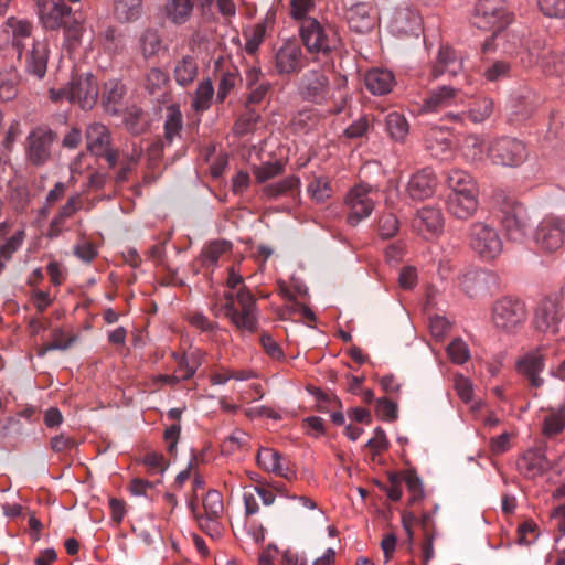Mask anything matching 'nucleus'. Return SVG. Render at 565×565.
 <instances>
[{"label":"nucleus","instance_id":"1","mask_svg":"<svg viewBox=\"0 0 565 565\" xmlns=\"http://www.w3.org/2000/svg\"><path fill=\"white\" fill-rule=\"evenodd\" d=\"M39 20L46 30L63 29L72 47L81 43L85 31L84 20L73 14L64 0H35Z\"/></svg>","mask_w":565,"mask_h":565},{"label":"nucleus","instance_id":"2","mask_svg":"<svg viewBox=\"0 0 565 565\" xmlns=\"http://www.w3.org/2000/svg\"><path fill=\"white\" fill-rule=\"evenodd\" d=\"M472 22L478 29L493 31L490 40L483 44V52L492 46L498 47L505 39L502 31L510 23V15L505 0H478L475 6Z\"/></svg>","mask_w":565,"mask_h":565},{"label":"nucleus","instance_id":"3","mask_svg":"<svg viewBox=\"0 0 565 565\" xmlns=\"http://www.w3.org/2000/svg\"><path fill=\"white\" fill-rule=\"evenodd\" d=\"M221 310L238 330L249 333L256 331V299L246 287L237 291H225Z\"/></svg>","mask_w":565,"mask_h":565},{"label":"nucleus","instance_id":"4","mask_svg":"<svg viewBox=\"0 0 565 565\" xmlns=\"http://www.w3.org/2000/svg\"><path fill=\"white\" fill-rule=\"evenodd\" d=\"M301 41L311 54L327 55L335 51L341 43L337 29L331 24H322L317 19H306L299 25Z\"/></svg>","mask_w":565,"mask_h":565},{"label":"nucleus","instance_id":"5","mask_svg":"<svg viewBox=\"0 0 565 565\" xmlns=\"http://www.w3.org/2000/svg\"><path fill=\"white\" fill-rule=\"evenodd\" d=\"M565 309L561 298L556 295L542 299L533 317V327L536 331L554 338L556 341H565Z\"/></svg>","mask_w":565,"mask_h":565},{"label":"nucleus","instance_id":"6","mask_svg":"<svg viewBox=\"0 0 565 565\" xmlns=\"http://www.w3.org/2000/svg\"><path fill=\"white\" fill-rule=\"evenodd\" d=\"M525 305L511 297H503L498 299L491 311V321L493 326L505 333L516 332L526 321Z\"/></svg>","mask_w":565,"mask_h":565},{"label":"nucleus","instance_id":"7","mask_svg":"<svg viewBox=\"0 0 565 565\" xmlns=\"http://www.w3.org/2000/svg\"><path fill=\"white\" fill-rule=\"evenodd\" d=\"M487 157L493 164L515 168L527 159L526 146L516 138L501 137L487 147Z\"/></svg>","mask_w":565,"mask_h":565},{"label":"nucleus","instance_id":"8","mask_svg":"<svg viewBox=\"0 0 565 565\" xmlns=\"http://www.w3.org/2000/svg\"><path fill=\"white\" fill-rule=\"evenodd\" d=\"M56 135L47 127L33 128L24 141L25 160L34 167L46 164L53 154Z\"/></svg>","mask_w":565,"mask_h":565},{"label":"nucleus","instance_id":"9","mask_svg":"<svg viewBox=\"0 0 565 565\" xmlns=\"http://www.w3.org/2000/svg\"><path fill=\"white\" fill-rule=\"evenodd\" d=\"M471 248L483 259L497 258L503 248L498 231L486 222H476L469 231Z\"/></svg>","mask_w":565,"mask_h":565},{"label":"nucleus","instance_id":"10","mask_svg":"<svg viewBox=\"0 0 565 565\" xmlns=\"http://www.w3.org/2000/svg\"><path fill=\"white\" fill-rule=\"evenodd\" d=\"M501 211V223L507 237L515 243H523L531 228V218L526 207L513 201L507 203Z\"/></svg>","mask_w":565,"mask_h":565},{"label":"nucleus","instance_id":"11","mask_svg":"<svg viewBox=\"0 0 565 565\" xmlns=\"http://www.w3.org/2000/svg\"><path fill=\"white\" fill-rule=\"evenodd\" d=\"M565 215H547L537 225L535 242L545 254L559 250L564 244Z\"/></svg>","mask_w":565,"mask_h":565},{"label":"nucleus","instance_id":"12","mask_svg":"<svg viewBox=\"0 0 565 565\" xmlns=\"http://www.w3.org/2000/svg\"><path fill=\"white\" fill-rule=\"evenodd\" d=\"M376 198V191L369 185L359 184L351 189L345 198V204L349 207L348 223L355 226L369 217L374 210Z\"/></svg>","mask_w":565,"mask_h":565},{"label":"nucleus","instance_id":"13","mask_svg":"<svg viewBox=\"0 0 565 565\" xmlns=\"http://www.w3.org/2000/svg\"><path fill=\"white\" fill-rule=\"evenodd\" d=\"M299 94L307 100L318 105L324 104L333 95L328 75L321 70L305 73L299 83Z\"/></svg>","mask_w":565,"mask_h":565},{"label":"nucleus","instance_id":"14","mask_svg":"<svg viewBox=\"0 0 565 565\" xmlns=\"http://www.w3.org/2000/svg\"><path fill=\"white\" fill-rule=\"evenodd\" d=\"M98 84L90 73L73 77L68 86V102L82 109H92L97 102Z\"/></svg>","mask_w":565,"mask_h":565},{"label":"nucleus","instance_id":"15","mask_svg":"<svg viewBox=\"0 0 565 565\" xmlns=\"http://www.w3.org/2000/svg\"><path fill=\"white\" fill-rule=\"evenodd\" d=\"M545 367V356L540 348L524 353L516 361V371L524 376L531 386L540 387L543 385L544 380L541 373Z\"/></svg>","mask_w":565,"mask_h":565},{"label":"nucleus","instance_id":"16","mask_svg":"<svg viewBox=\"0 0 565 565\" xmlns=\"http://www.w3.org/2000/svg\"><path fill=\"white\" fill-rule=\"evenodd\" d=\"M412 225L425 238L437 236L444 228L443 213L437 207L425 206L417 212Z\"/></svg>","mask_w":565,"mask_h":565},{"label":"nucleus","instance_id":"17","mask_svg":"<svg viewBox=\"0 0 565 565\" xmlns=\"http://www.w3.org/2000/svg\"><path fill=\"white\" fill-rule=\"evenodd\" d=\"M215 72L217 73L218 78L215 99L217 103H223L226 97L242 83V77L237 66L222 58H218L215 62Z\"/></svg>","mask_w":565,"mask_h":565},{"label":"nucleus","instance_id":"18","mask_svg":"<svg viewBox=\"0 0 565 565\" xmlns=\"http://www.w3.org/2000/svg\"><path fill=\"white\" fill-rule=\"evenodd\" d=\"M345 18L350 29L356 33L370 32L377 22L374 8L366 2L355 3L348 8Z\"/></svg>","mask_w":565,"mask_h":565},{"label":"nucleus","instance_id":"19","mask_svg":"<svg viewBox=\"0 0 565 565\" xmlns=\"http://www.w3.org/2000/svg\"><path fill=\"white\" fill-rule=\"evenodd\" d=\"M302 50L296 41H286L275 54V67L278 74L288 75L300 70Z\"/></svg>","mask_w":565,"mask_h":565},{"label":"nucleus","instance_id":"20","mask_svg":"<svg viewBox=\"0 0 565 565\" xmlns=\"http://www.w3.org/2000/svg\"><path fill=\"white\" fill-rule=\"evenodd\" d=\"M194 8L195 0H164L162 19L173 26H182L191 21Z\"/></svg>","mask_w":565,"mask_h":565},{"label":"nucleus","instance_id":"21","mask_svg":"<svg viewBox=\"0 0 565 565\" xmlns=\"http://www.w3.org/2000/svg\"><path fill=\"white\" fill-rule=\"evenodd\" d=\"M463 68V58L450 46H441L431 68V77L438 78L444 74L455 76Z\"/></svg>","mask_w":565,"mask_h":565},{"label":"nucleus","instance_id":"22","mask_svg":"<svg viewBox=\"0 0 565 565\" xmlns=\"http://www.w3.org/2000/svg\"><path fill=\"white\" fill-rule=\"evenodd\" d=\"M516 466L525 478L536 479L550 469V461L542 451L530 449L519 458Z\"/></svg>","mask_w":565,"mask_h":565},{"label":"nucleus","instance_id":"23","mask_svg":"<svg viewBox=\"0 0 565 565\" xmlns=\"http://www.w3.org/2000/svg\"><path fill=\"white\" fill-rule=\"evenodd\" d=\"M437 186V179L429 169L414 173L407 183V193L414 200H424L431 196Z\"/></svg>","mask_w":565,"mask_h":565},{"label":"nucleus","instance_id":"24","mask_svg":"<svg viewBox=\"0 0 565 565\" xmlns=\"http://www.w3.org/2000/svg\"><path fill=\"white\" fill-rule=\"evenodd\" d=\"M420 28V15L411 8H401L395 10L390 21L391 31L397 35L417 33Z\"/></svg>","mask_w":565,"mask_h":565},{"label":"nucleus","instance_id":"25","mask_svg":"<svg viewBox=\"0 0 565 565\" xmlns=\"http://www.w3.org/2000/svg\"><path fill=\"white\" fill-rule=\"evenodd\" d=\"M478 194H449L447 199L448 212L459 220L471 217L478 210Z\"/></svg>","mask_w":565,"mask_h":565},{"label":"nucleus","instance_id":"26","mask_svg":"<svg viewBox=\"0 0 565 565\" xmlns=\"http://www.w3.org/2000/svg\"><path fill=\"white\" fill-rule=\"evenodd\" d=\"M86 148L93 154H100L111 145L108 128L99 122L89 124L85 132Z\"/></svg>","mask_w":565,"mask_h":565},{"label":"nucleus","instance_id":"27","mask_svg":"<svg viewBox=\"0 0 565 565\" xmlns=\"http://www.w3.org/2000/svg\"><path fill=\"white\" fill-rule=\"evenodd\" d=\"M366 88L374 95H384L392 90L395 84L393 73L385 68H372L364 76Z\"/></svg>","mask_w":565,"mask_h":565},{"label":"nucleus","instance_id":"28","mask_svg":"<svg viewBox=\"0 0 565 565\" xmlns=\"http://www.w3.org/2000/svg\"><path fill=\"white\" fill-rule=\"evenodd\" d=\"M459 152L468 163L482 162L487 154L484 139L475 134L466 135L459 143Z\"/></svg>","mask_w":565,"mask_h":565},{"label":"nucleus","instance_id":"29","mask_svg":"<svg viewBox=\"0 0 565 565\" xmlns=\"http://www.w3.org/2000/svg\"><path fill=\"white\" fill-rule=\"evenodd\" d=\"M426 148L437 159L446 160L451 157V141L441 128H431L426 135Z\"/></svg>","mask_w":565,"mask_h":565},{"label":"nucleus","instance_id":"30","mask_svg":"<svg viewBox=\"0 0 565 565\" xmlns=\"http://www.w3.org/2000/svg\"><path fill=\"white\" fill-rule=\"evenodd\" d=\"M47 47L42 42H34L31 52L26 57L25 68L31 75L42 79L47 68Z\"/></svg>","mask_w":565,"mask_h":565},{"label":"nucleus","instance_id":"31","mask_svg":"<svg viewBox=\"0 0 565 565\" xmlns=\"http://www.w3.org/2000/svg\"><path fill=\"white\" fill-rule=\"evenodd\" d=\"M142 0H114L113 14L119 23H130L140 18Z\"/></svg>","mask_w":565,"mask_h":565},{"label":"nucleus","instance_id":"32","mask_svg":"<svg viewBox=\"0 0 565 565\" xmlns=\"http://www.w3.org/2000/svg\"><path fill=\"white\" fill-rule=\"evenodd\" d=\"M458 97V90L450 86H441L430 93L424 104L426 111H436L452 105Z\"/></svg>","mask_w":565,"mask_h":565},{"label":"nucleus","instance_id":"33","mask_svg":"<svg viewBox=\"0 0 565 565\" xmlns=\"http://www.w3.org/2000/svg\"><path fill=\"white\" fill-rule=\"evenodd\" d=\"M20 82L21 76L15 70L10 68L0 72V102L14 100L19 95Z\"/></svg>","mask_w":565,"mask_h":565},{"label":"nucleus","instance_id":"34","mask_svg":"<svg viewBox=\"0 0 565 565\" xmlns=\"http://www.w3.org/2000/svg\"><path fill=\"white\" fill-rule=\"evenodd\" d=\"M450 194L479 193L478 185L473 178L466 171L452 170L448 175Z\"/></svg>","mask_w":565,"mask_h":565},{"label":"nucleus","instance_id":"35","mask_svg":"<svg viewBox=\"0 0 565 565\" xmlns=\"http://www.w3.org/2000/svg\"><path fill=\"white\" fill-rule=\"evenodd\" d=\"M76 341V337L63 329H54L51 333V340L38 349V355L44 356L49 351L61 350L65 351L71 348Z\"/></svg>","mask_w":565,"mask_h":565},{"label":"nucleus","instance_id":"36","mask_svg":"<svg viewBox=\"0 0 565 565\" xmlns=\"http://www.w3.org/2000/svg\"><path fill=\"white\" fill-rule=\"evenodd\" d=\"M214 97V87L212 81L206 78L198 84L192 99V108L196 113H203L211 107Z\"/></svg>","mask_w":565,"mask_h":565},{"label":"nucleus","instance_id":"37","mask_svg":"<svg viewBox=\"0 0 565 565\" xmlns=\"http://www.w3.org/2000/svg\"><path fill=\"white\" fill-rule=\"evenodd\" d=\"M300 179L296 175H289L281 181L271 183L266 185L263 189V192L268 198H277L280 195L292 193L294 191L297 192V194H300Z\"/></svg>","mask_w":565,"mask_h":565},{"label":"nucleus","instance_id":"38","mask_svg":"<svg viewBox=\"0 0 565 565\" xmlns=\"http://www.w3.org/2000/svg\"><path fill=\"white\" fill-rule=\"evenodd\" d=\"M565 428V406L550 409L544 418L542 431L545 436L552 437Z\"/></svg>","mask_w":565,"mask_h":565},{"label":"nucleus","instance_id":"39","mask_svg":"<svg viewBox=\"0 0 565 565\" xmlns=\"http://www.w3.org/2000/svg\"><path fill=\"white\" fill-rule=\"evenodd\" d=\"M198 75V64L191 56H184L178 62L174 68V77L178 84L186 86L191 84Z\"/></svg>","mask_w":565,"mask_h":565},{"label":"nucleus","instance_id":"40","mask_svg":"<svg viewBox=\"0 0 565 565\" xmlns=\"http://www.w3.org/2000/svg\"><path fill=\"white\" fill-rule=\"evenodd\" d=\"M307 192L312 201L322 203L332 195L331 182L326 177H315L307 186Z\"/></svg>","mask_w":565,"mask_h":565},{"label":"nucleus","instance_id":"41","mask_svg":"<svg viewBox=\"0 0 565 565\" xmlns=\"http://www.w3.org/2000/svg\"><path fill=\"white\" fill-rule=\"evenodd\" d=\"M386 129L390 136L396 141H403L408 134V122L406 118L397 113L393 111L386 116L385 119Z\"/></svg>","mask_w":565,"mask_h":565},{"label":"nucleus","instance_id":"42","mask_svg":"<svg viewBox=\"0 0 565 565\" xmlns=\"http://www.w3.org/2000/svg\"><path fill=\"white\" fill-rule=\"evenodd\" d=\"M232 244L228 241H214L202 250V259L205 266H214L224 254L228 253Z\"/></svg>","mask_w":565,"mask_h":565},{"label":"nucleus","instance_id":"43","mask_svg":"<svg viewBox=\"0 0 565 565\" xmlns=\"http://www.w3.org/2000/svg\"><path fill=\"white\" fill-rule=\"evenodd\" d=\"M511 73V65L505 61H491L487 62L481 72L482 77L487 82H498L508 78Z\"/></svg>","mask_w":565,"mask_h":565},{"label":"nucleus","instance_id":"44","mask_svg":"<svg viewBox=\"0 0 565 565\" xmlns=\"http://www.w3.org/2000/svg\"><path fill=\"white\" fill-rule=\"evenodd\" d=\"M494 103L491 98H480L470 106L468 117L473 124H480L492 115Z\"/></svg>","mask_w":565,"mask_h":565},{"label":"nucleus","instance_id":"45","mask_svg":"<svg viewBox=\"0 0 565 565\" xmlns=\"http://www.w3.org/2000/svg\"><path fill=\"white\" fill-rule=\"evenodd\" d=\"M139 45L145 57L156 55L161 47V38L159 32L154 29L145 30L139 39Z\"/></svg>","mask_w":565,"mask_h":565},{"label":"nucleus","instance_id":"46","mask_svg":"<svg viewBox=\"0 0 565 565\" xmlns=\"http://www.w3.org/2000/svg\"><path fill=\"white\" fill-rule=\"evenodd\" d=\"M6 25L11 29L13 42L17 47H20V41L26 39L32 33V23L24 19H18L14 17L9 18L6 21Z\"/></svg>","mask_w":565,"mask_h":565},{"label":"nucleus","instance_id":"47","mask_svg":"<svg viewBox=\"0 0 565 565\" xmlns=\"http://www.w3.org/2000/svg\"><path fill=\"white\" fill-rule=\"evenodd\" d=\"M266 26L257 23L244 32L246 39L245 51L248 54H255L265 39Z\"/></svg>","mask_w":565,"mask_h":565},{"label":"nucleus","instance_id":"48","mask_svg":"<svg viewBox=\"0 0 565 565\" xmlns=\"http://www.w3.org/2000/svg\"><path fill=\"white\" fill-rule=\"evenodd\" d=\"M455 390L460 397V399L466 404H471L472 409H477L480 407V403L473 402V385L471 381L463 376V375H457L455 376V383H454Z\"/></svg>","mask_w":565,"mask_h":565},{"label":"nucleus","instance_id":"49","mask_svg":"<svg viewBox=\"0 0 565 565\" xmlns=\"http://www.w3.org/2000/svg\"><path fill=\"white\" fill-rule=\"evenodd\" d=\"M203 515L221 518L224 511L222 494L216 490H210L203 499Z\"/></svg>","mask_w":565,"mask_h":565},{"label":"nucleus","instance_id":"50","mask_svg":"<svg viewBox=\"0 0 565 565\" xmlns=\"http://www.w3.org/2000/svg\"><path fill=\"white\" fill-rule=\"evenodd\" d=\"M284 172V164L280 162H266L253 168V174L258 183H264Z\"/></svg>","mask_w":565,"mask_h":565},{"label":"nucleus","instance_id":"51","mask_svg":"<svg viewBox=\"0 0 565 565\" xmlns=\"http://www.w3.org/2000/svg\"><path fill=\"white\" fill-rule=\"evenodd\" d=\"M182 128V115L181 113L174 108H169V114L167 116L164 122V136L166 140L170 143L173 141L174 137L179 136Z\"/></svg>","mask_w":565,"mask_h":565},{"label":"nucleus","instance_id":"52","mask_svg":"<svg viewBox=\"0 0 565 565\" xmlns=\"http://www.w3.org/2000/svg\"><path fill=\"white\" fill-rule=\"evenodd\" d=\"M168 83V75L160 68H151L146 74L145 87L150 94L162 90Z\"/></svg>","mask_w":565,"mask_h":565},{"label":"nucleus","instance_id":"53","mask_svg":"<svg viewBox=\"0 0 565 565\" xmlns=\"http://www.w3.org/2000/svg\"><path fill=\"white\" fill-rule=\"evenodd\" d=\"M447 353L456 364H463L470 358L468 344L461 339L452 340L447 347Z\"/></svg>","mask_w":565,"mask_h":565},{"label":"nucleus","instance_id":"54","mask_svg":"<svg viewBox=\"0 0 565 565\" xmlns=\"http://www.w3.org/2000/svg\"><path fill=\"white\" fill-rule=\"evenodd\" d=\"M290 17L294 20L303 22L306 19H312L308 14L313 10L315 3L312 0H290Z\"/></svg>","mask_w":565,"mask_h":565},{"label":"nucleus","instance_id":"55","mask_svg":"<svg viewBox=\"0 0 565 565\" xmlns=\"http://www.w3.org/2000/svg\"><path fill=\"white\" fill-rule=\"evenodd\" d=\"M398 475L402 479V483H405L407 490L411 492L413 500H416L423 495L422 481L415 471L406 470Z\"/></svg>","mask_w":565,"mask_h":565},{"label":"nucleus","instance_id":"56","mask_svg":"<svg viewBox=\"0 0 565 565\" xmlns=\"http://www.w3.org/2000/svg\"><path fill=\"white\" fill-rule=\"evenodd\" d=\"M541 66L550 75H559L565 71L563 58L552 52L542 57Z\"/></svg>","mask_w":565,"mask_h":565},{"label":"nucleus","instance_id":"57","mask_svg":"<svg viewBox=\"0 0 565 565\" xmlns=\"http://www.w3.org/2000/svg\"><path fill=\"white\" fill-rule=\"evenodd\" d=\"M280 458V454L271 448H260L257 454V463L260 468L266 471L276 470L277 460Z\"/></svg>","mask_w":565,"mask_h":565},{"label":"nucleus","instance_id":"58","mask_svg":"<svg viewBox=\"0 0 565 565\" xmlns=\"http://www.w3.org/2000/svg\"><path fill=\"white\" fill-rule=\"evenodd\" d=\"M430 516L424 514L422 518V525L425 531V539L422 545L423 561L428 563L434 557V536L428 530Z\"/></svg>","mask_w":565,"mask_h":565},{"label":"nucleus","instance_id":"59","mask_svg":"<svg viewBox=\"0 0 565 565\" xmlns=\"http://www.w3.org/2000/svg\"><path fill=\"white\" fill-rule=\"evenodd\" d=\"M537 537V525L533 521H524L518 527V543L523 545L532 544Z\"/></svg>","mask_w":565,"mask_h":565},{"label":"nucleus","instance_id":"60","mask_svg":"<svg viewBox=\"0 0 565 565\" xmlns=\"http://www.w3.org/2000/svg\"><path fill=\"white\" fill-rule=\"evenodd\" d=\"M539 7L547 17H565V0H539Z\"/></svg>","mask_w":565,"mask_h":565},{"label":"nucleus","instance_id":"61","mask_svg":"<svg viewBox=\"0 0 565 565\" xmlns=\"http://www.w3.org/2000/svg\"><path fill=\"white\" fill-rule=\"evenodd\" d=\"M124 93V86L119 82L115 79L108 81L105 83L103 98L108 104H117L122 98Z\"/></svg>","mask_w":565,"mask_h":565},{"label":"nucleus","instance_id":"62","mask_svg":"<svg viewBox=\"0 0 565 565\" xmlns=\"http://www.w3.org/2000/svg\"><path fill=\"white\" fill-rule=\"evenodd\" d=\"M189 323L201 330L202 332H214L218 329V324L216 322H212L201 312L190 313L188 317Z\"/></svg>","mask_w":565,"mask_h":565},{"label":"nucleus","instance_id":"63","mask_svg":"<svg viewBox=\"0 0 565 565\" xmlns=\"http://www.w3.org/2000/svg\"><path fill=\"white\" fill-rule=\"evenodd\" d=\"M21 135V122L18 119L10 121V125L4 134L2 147L7 151H12L14 143Z\"/></svg>","mask_w":565,"mask_h":565},{"label":"nucleus","instance_id":"64","mask_svg":"<svg viewBox=\"0 0 565 565\" xmlns=\"http://www.w3.org/2000/svg\"><path fill=\"white\" fill-rule=\"evenodd\" d=\"M379 230L383 237L390 238L398 231V221L395 215H383L379 221Z\"/></svg>","mask_w":565,"mask_h":565}]
</instances>
